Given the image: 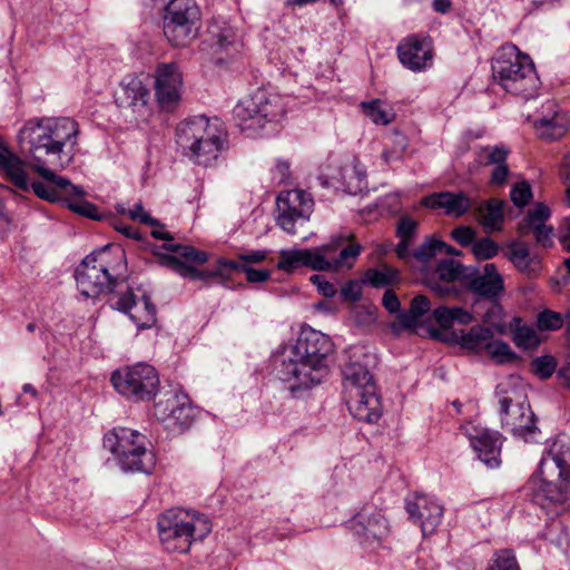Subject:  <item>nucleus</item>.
I'll list each match as a JSON object with an SVG mask.
<instances>
[{
	"label": "nucleus",
	"instance_id": "obj_1",
	"mask_svg": "<svg viewBox=\"0 0 570 570\" xmlns=\"http://www.w3.org/2000/svg\"><path fill=\"white\" fill-rule=\"evenodd\" d=\"M79 134L78 122L69 117L31 118L24 122L18 132L19 146L27 154L29 166L45 179V183L33 181L30 185L23 169L28 184L26 191L31 188L36 196L49 203L62 200L63 195L82 194L81 187L55 174V170L65 168L71 161Z\"/></svg>",
	"mask_w": 570,
	"mask_h": 570
},
{
	"label": "nucleus",
	"instance_id": "obj_2",
	"mask_svg": "<svg viewBox=\"0 0 570 570\" xmlns=\"http://www.w3.org/2000/svg\"><path fill=\"white\" fill-rule=\"evenodd\" d=\"M333 350L330 336L305 327L295 344L285 345L274 355L275 375L288 383L293 393L309 390L328 375V356Z\"/></svg>",
	"mask_w": 570,
	"mask_h": 570
},
{
	"label": "nucleus",
	"instance_id": "obj_3",
	"mask_svg": "<svg viewBox=\"0 0 570 570\" xmlns=\"http://www.w3.org/2000/svg\"><path fill=\"white\" fill-rule=\"evenodd\" d=\"M350 235L333 237L328 243L308 249H282L277 268L286 273L306 266L313 271L340 272L351 268L361 253V245L350 244L344 246Z\"/></svg>",
	"mask_w": 570,
	"mask_h": 570
},
{
	"label": "nucleus",
	"instance_id": "obj_4",
	"mask_svg": "<svg viewBox=\"0 0 570 570\" xmlns=\"http://www.w3.org/2000/svg\"><path fill=\"white\" fill-rule=\"evenodd\" d=\"M125 253L120 248L111 250L109 246L94 250L76 268L75 277L80 294L86 298H96L111 293L122 285L121 271L125 267Z\"/></svg>",
	"mask_w": 570,
	"mask_h": 570
},
{
	"label": "nucleus",
	"instance_id": "obj_5",
	"mask_svg": "<svg viewBox=\"0 0 570 570\" xmlns=\"http://www.w3.org/2000/svg\"><path fill=\"white\" fill-rule=\"evenodd\" d=\"M176 141L183 154L202 166H212L224 149L225 134L205 116L181 121L176 129Z\"/></svg>",
	"mask_w": 570,
	"mask_h": 570
},
{
	"label": "nucleus",
	"instance_id": "obj_6",
	"mask_svg": "<svg viewBox=\"0 0 570 570\" xmlns=\"http://www.w3.org/2000/svg\"><path fill=\"white\" fill-rule=\"evenodd\" d=\"M161 544L169 552L185 553L195 541L203 540L212 531L208 518L193 510L169 509L158 519Z\"/></svg>",
	"mask_w": 570,
	"mask_h": 570
},
{
	"label": "nucleus",
	"instance_id": "obj_7",
	"mask_svg": "<svg viewBox=\"0 0 570 570\" xmlns=\"http://www.w3.org/2000/svg\"><path fill=\"white\" fill-rule=\"evenodd\" d=\"M492 72L507 92L530 98L537 91L539 78L534 65L514 45H504L495 52Z\"/></svg>",
	"mask_w": 570,
	"mask_h": 570
},
{
	"label": "nucleus",
	"instance_id": "obj_8",
	"mask_svg": "<svg viewBox=\"0 0 570 570\" xmlns=\"http://www.w3.org/2000/svg\"><path fill=\"white\" fill-rule=\"evenodd\" d=\"M164 248L171 252L173 254H161L158 256L159 265L167 267L178 274L179 276L190 281H202L208 284L210 278L223 277L228 271H238L243 273L245 264L243 262L230 261L219 258L217 267L214 269H198L188 265L191 264H204L208 261L206 252L198 250L193 246L180 245V244H165Z\"/></svg>",
	"mask_w": 570,
	"mask_h": 570
},
{
	"label": "nucleus",
	"instance_id": "obj_9",
	"mask_svg": "<svg viewBox=\"0 0 570 570\" xmlns=\"http://www.w3.org/2000/svg\"><path fill=\"white\" fill-rule=\"evenodd\" d=\"M104 448L117 459L125 472L150 473L156 464L155 455L146 449V438L127 428H115L104 438Z\"/></svg>",
	"mask_w": 570,
	"mask_h": 570
},
{
	"label": "nucleus",
	"instance_id": "obj_10",
	"mask_svg": "<svg viewBox=\"0 0 570 570\" xmlns=\"http://www.w3.org/2000/svg\"><path fill=\"white\" fill-rule=\"evenodd\" d=\"M202 14L195 0H170L164 9L163 32L175 47L189 46L199 35Z\"/></svg>",
	"mask_w": 570,
	"mask_h": 570
},
{
	"label": "nucleus",
	"instance_id": "obj_11",
	"mask_svg": "<svg viewBox=\"0 0 570 570\" xmlns=\"http://www.w3.org/2000/svg\"><path fill=\"white\" fill-rule=\"evenodd\" d=\"M233 112L242 129H259L267 122L281 119L285 108L279 96L257 89L253 95L240 100Z\"/></svg>",
	"mask_w": 570,
	"mask_h": 570
},
{
	"label": "nucleus",
	"instance_id": "obj_12",
	"mask_svg": "<svg viewBox=\"0 0 570 570\" xmlns=\"http://www.w3.org/2000/svg\"><path fill=\"white\" fill-rule=\"evenodd\" d=\"M111 383L119 394L139 402L151 400L157 394L160 381L155 367L137 363L114 372Z\"/></svg>",
	"mask_w": 570,
	"mask_h": 570
},
{
	"label": "nucleus",
	"instance_id": "obj_13",
	"mask_svg": "<svg viewBox=\"0 0 570 570\" xmlns=\"http://www.w3.org/2000/svg\"><path fill=\"white\" fill-rule=\"evenodd\" d=\"M155 416L166 429L183 432L193 425L196 411L186 393L171 390L155 403Z\"/></svg>",
	"mask_w": 570,
	"mask_h": 570
},
{
	"label": "nucleus",
	"instance_id": "obj_14",
	"mask_svg": "<svg viewBox=\"0 0 570 570\" xmlns=\"http://www.w3.org/2000/svg\"><path fill=\"white\" fill-rule=\"evenodd\" d=\"M314 207L312 197L302 189L284 190L276 199L278 226L288 234H296L309 218Z\"/></svg>",
	"mask_w": 570,
	"mask_h": 570
},
{
	"label": "nucleus",
	"instance_id": "obj_15",
	"mask_svg": "<svg viewBox=\"0 0 570 570\" xmlns=\"http://www.w3.org/2000/svg\"><path fill=\"white\" fill-rule=\"evenodd\" d=\"M570 478L548 476L540 473V466L529 479L528 489L533 503L546 510H556L570 501Z\"/></svg>",
	"mask_w": 570,
	"mask_h": 570
},
{
	"label": "nucleus",
	"instance_id": "obj_16",
	"mask_svg": "<svg viewBox=\"0 0 570 570\" xmlns=\"http://www.w3.org/2000/svg\"><path fill=\"white\" fill-rule=\"evenodd\" d=\"M502 426L514 435L524 436L535 429L534 414L524 394L513 392L500 399Z\"/></svg>",
	"mask_w": 570,
	"mask_h": 570
},
{
	"label": "nucleus",
	"instance_id": "obj_17",
	"mask_svg": "<svg viewBox=\"0 0 570 570\" xmlns=\"http://www.w3.org/2000/svg\"><path fill=\"white\" fill-rule=\"evenodd\" d=\"M461 430L469 439L470 444L478 453L479 459L485 465L491 469L500 465L502 438L498 432L490 431L473 422L461 425Z\"/></svg>",
	"mask_w": 570,
	"mask_h": 570
},
{
	"label": "nucleus",
	"instance_id": "obj_18",
	"mask_svg": "<svg viewBox=\"0 0 570 570\" xmlns=\"http://www.w3.org/2000/svg\"><path fill=\"white\" fill-rule=\"evenodd\" d=\"M183 90V76L174 62L161 63L155 70L156 99L166 111H171L179 104Z\"/></svg>",
	"mask_w": 570,
	"mask_h": 570
},
{
	"label": "nucleus",
	"instance_id": "obj_19",
	"mask_svg": "<svg viewBox=\"0 0 570 570\" xmlns=\"http://www.w3.org/2000/svg\"><path fill=\"white\" fill-rule=\"evenodd\" d=\"M352 529L361 544L379 546L390 532L385 517L372 508H364L352 520Z\"/></svg>",
	"mask_w": 570,
	"mask_h": 570
},
{
	"label": "nucleus",
	"instance_id": "obj_20",
	"mask_svg": "<svg viewBox=\"0 0 570 570\" xmlns=\"http://www.w3.org/2000/svg\"><path fill=\"white\" fill-rule=\"evenodd\" d=\"M410 518L419 524L423 535L432 534L441 524L443 505L433 497L419 494L414 500L406 502Z\"/></svg>",
	"mask_w": 570,
	"mask_h": 570
},
{
	"label": "nucleus",
	"instance_id": "obj_21",
	"mask_svg": "<svg viewBox=\"0 0 570 570\" xmlns=\"http://www.w3.org/2000/svg\"><path fill=\"white\" fill-rule=\"evenodd\" d=\"M465 285L473 294L497 301L504 291V281L493 263H487L482 272L470 267Z\"/></svg>",
	"mask_w": 570,
	"mask_h": 570
},
{
	"label": "nucleus",
	"instance_id": "obj_22",
	"mask_svg": "<svg viewBox=\"0 0 570 570\" xmlns=\"http://www.w3.org/2000/svg\"><path fill=\"white\" fill-rule=\"evenodd\" d=\"M350 413L358 421L377 422L382 415V403L376 385L344 393Z\"/></svg>",
	"mask_w": 570,
	"mask_h": 570
},
{
	"label": "nucleus",
	"instance_id": "obj_23",
	"mask_svg": "<svg viewBox=\"0 0 570 570\" xmlns=\"http://www.w3.org/2000/svg\"><path fill=\"white\" fill-rule=\"evenodd\" d=\"M372 361L373 356L365 353L361 347L351 351L348 362L343 367L344 393L367 389L368 385H376L368 370Z\"/></svg>",
	"mask_w": 570,
	"mask_h": 570
},
{
	"label": "nucleus",
	"instance_id": "obj_24",
	"mask_svg": "<svg viewBox=\"0 0 570 570\" xmlns=\"http://www.w3.org/2000/svg\"><path fill=\"white\" fill-rule=\"evenodd\" d=\"M397 56L405 68L420 72L432 65L433 50L430 41L411 36L399 43Z\"/></svg>",
	"mask_w": 570,
	"mask_h": 570
},
{
	"label": "nucleus",
	"instance_id": "obj_25",
	"mask_svg": "<svg viewBox=\"0 0 570 570\" xmlns=\"http://www.w3.org/2000/svg\"><path fill=\"white\" fill-rule=\"evenodd\" d=\"M510 150L503 145L482 147L478 153V161L483 166H492L489 184L492 187H503L511 175L507 164Z\"/></svg>",
	"mask_w": 570,
	"mask_h": 570
},
{
	"label": "nucleus",
	"instance_id": "obj_26",
	"mask_svg": "<svg viewBox=\"0 0 570 570\" xmlns=\"http://www.w3.org/2000/svg\"><path fill=\"white\" fill-rule=\"evenodd\" d=\"M116 307L128 314L138 328H149L156 322L155 305L146 296L137 301L132 291L129 288L119 296L116 302Z\"/></svg>",
	"mask_w": 570,
	"mask_h": 570
},
{
	"label": "nucleus",
	"instance_id": "obj_27",
	"mask_svg": "<svg viewBox=\"0 0 570 570\" xmlns=\"http://www.w3.org/2000/svg\"><path fill=\"white\" fill-rule=\"evenodd\" d=\"M540 473L548 476L570 478V442L558 439L539 463Z\"/></svg>",
	"mask_w": 570,
	"mask_h": 570
},
{
	"label": "nucleus",
	"instance_id": "obj_28",
	"mask_svg": "<svg viewBox=\"0 0 570 570\" xmlns=\"http://www.w3.org/2000/svg\"><path fill=\"white\" fill-rule=\"evenodd\" d=\"M421 205L432 209H444L446 215L461 217L472 207V200L462 191H440L422 198Z\"/></svg>",
	"mask_w": 570,
	"mask_h": 570
},
{
	"label": "nucleus",
	"instance_id": "obj_29",
	"mask_svg": "<svg viewBox=\"0 0 570 570\" xmlns=\"http://www.w3.org/2000/svg\"><path fill=\"white\" fill-rule=\"evenodd\" d=\"M469 271L470 267H465L452 258L440 261L436 265L435 273L439 279L446 284H435L432 286V289L441 296L450 295L454 291L453 285L450 283L459 279L465 283V276L469 274Z\"/></svg>",
	"mask_w": 570,
	"mask_h": 570
},
{
	"label": "nucleus",
	"instance_id": "obj_30",
	"mask_svg": "<svg viewBox=\"0 0 570 570\" xmlns=\"http://www.w3.org/2000/svg\"><path fill=\"white\" fill-rule=\"evenodd\" d=\"M504 254L520 273L531 277L539 274L540 259L537 255L530 254L525 244L513 240L508 244Z\"/></svg>",
	"mask_w": 570,
	"mask_h": 570
},
{
	"label": "nucleus",
	"instance_id": "obj_31",
	"mask_svg": "<svg viewBox=\"0 0 570 570\" xmlns=\"http://www.w3.org/2000/svg\"><path fill=\"white\" fill-rule=\"evenodd\" d=\"M149 90L138 77L128 76L122 82L120 90L116 94V102L122 108L145 106Z\"/></svg>",
	"mask_w": 570,
	"mask_h": 570
},
{
	"label": "nucleus",
	"instance_id": "obj_32",
	"mask_svg": "<svg viewBox=\"0 0 570 570\" xmlns=\"http://www.w3.org/2000/svg\"><path fill=\"white\" fill-rule=\"evenodd\" d=\"M505 202L490 198L476 207L478 220L487 232H499L504 223Z\"/></svg>",
	"mask_w": 570,
	"mask_h": 570
},
{
	"label": "nucleus",
	"instance_id": "obj_33",
	"mask_svg": "<svg viewBox=\"0 0 570 570\" xmlns=\"http://www.w3.org/2000/svg\"><path fill=\"white\" fill-rule=\"evenodd\" d=\"M0 169L6 177L21 189H27L28 184L23 171V163L14 155L0 137Z\"/></svg>",
	"mask_w": 570,
	"mask_h": 570
},
{
	"label": "nucleus",
	"instance_id": "obj_34",
	"mask_svg": "<svg viewBox=\"0 0 570 570\" xmlns=\"http://www.w3.org/2000/svg\"><path fill=\"white\" fill-rule=\"evenodd\" d=\"M456 337L462 348L476 353L485 350L489 338L493 337V332L489 327L473 326L466 333L462 331Z\"/></svg>",
	"mask_w": 570,
	"mask_h": 570
},
{
	"label": "nucleus",
	"instance_id": "obj_35",
	"mask_svg": "<svg viewBox=\"0 0 570 570\" xmlns=\"http://www.w3.org/2000/svg\"><path fill=\"white\" fill-rule=\"evenodd\" d=\"M551 210L550 208L543 204L538 203L532 209H530L524 218L518 224V233L521 236H525L529 233L534 232L543 227L546 222L550 218Z\"/></svg>",
	"mask_w": 570,
	"mask_h": 570
},
{
	"label": "nucleus",
	"instance_id": "obj_36",
	"mask_svg": "<svg viewBox=\"0 0 570 570\" xmlns=\"http://www.w3.org/2000/svg\"><path fill=\"white\" fill-rule=\"evenodd\" d=\"M433 318L442 328L451 327L455 322L459 324H469L472 322L473 316L462 307H445L440 306L433 311Z\"/></svg>",
	"mask_w": 570,
	"mask_h": 570
},
{
	"label": "nucleus",
	"instance_id": "obj_37",
	"mask_svg": "<svg viewBox=\"0 0 570 570\" xmlns=\"http://www.w3.org/2000/svg\"><path fill=\"white\" fill-rule=\"evenodd\" d=\"M343 185L351 194L361 191L365 186L366 171L364 166L356 159L345 165L341 170Z\"/></svg>",
	"mask_w": 570,
	"mask_h": 570
},
{
	"label": "nucleus",
	"instance_id": "obj_38",
	"mask_svg": "<svg viewBox=\"0 0 570 570\" xmlns=\"http://www.w3.org/2000/svg\"><path fill=\"white\" fill-rule=\"evenodd\" d=\"M431 308L430 301L424 295L415 296L412 302L409 311L401 312L397 315V321L400 325L404 328H414L421 316L428 313Z\"/></svg>",
	"mask_w": 570,
	"mask_h": 570
},
{
	"label": "nucleus",
	"instance_id": "obj_39",
	"mask_svg": "<svg viewBox=\"0 0 570 570\" xmlns=\"http://www.w3.org/2000/svg\"><path fill=\"white\" fill-rule=\"evenodd\" d=\"M386 139L389 141L385 144L381 158L389 165L403 158L409 144L407 138L399 130H393L387 135Z\"/></svg>",
	"mask_w": 570,
	"mask_h": 570
},
{
	"label": "nucleus",
	"instance_id": "obj_40",
	"mask_svg": "<svg viewBox=\"0 0 570 570\" xmlns=\"http://www.w3.org/2000/svg\"><path fill=\"white\" fill-rule=\"evenodd\" d=\"M538 135L541 138L556 140L562 137L567 130L564 118L554 115L551 118L543 117L534 122Z\"/></svg>",
	"mask_w": 570,
	"mask_h": 570
},
{
	"label": "nucleus",
	"instance_id": "obj_41",
	"mask_svg": "<svg viewBox=\"0 0 570 570\" xmlns=\"http://www.w3.org/2000/svg\"><path fill=\"white\" fill-rule=\"evenodd\" d=\"M438 253H445L450 255L459 254V252L455 250L451 245L431 237L426 238L417 248H415L412 255L420 262H428Z\"/></svg>",
	"mask_w": 570,
	"mask_h": 570
},
{
	"label": "nucleus",
	"instance_id": "obj_42",
	"mask_svg": "<svg viewBox=\"0 0 570 570\" xmlns=\"http://www.w3.org/2000/svg\"><path fill=\"white\" fill-rule=\"evenodd\" d=\"M209 38L213 46L220 50L227 49L237 41V33L232 26L226 22H215L208 28Z\"/></svg>",
	"mask_w": 570,
	"mask_h": 570
},
{
	"label": "nucleus",
	"instance_id": "obj_43",
	"mask_svg": "<svg viewBox=\"0 0 570 570\" xmlns=\"http://www.w3.org/2000/svg\"><path fill=\"white\" fill-rule=\"evenodd\" d=\"M364 115L376 125H389L394 120V112L380 99L361 102Z\"/></svg>",
	"mask_w": 570,
	"mask_h": 570
},
{
	"label": "nucleus",
	"instance_id": "obj_44",
	"mask_svg": "<svg viewBox=\"0 0 570 570\" xmlns=\"http://www.w3.org/2000/svg\"><path fill=\"white\" fill-rule=\"evenodd\" d=\"M365 281L374 287H385L397 283L399 272L387 265L380 268L368 269L365 274Z\"/></svg>",
	"mask_w": 570,
	"mask_h": 570
},
{
	"label": "nucleus",
	"instance_id": "obj_45",
	"mask_svg": "<svg viewBox=\"0 0 570 570\" xmlns=\"http://www.w3.org/2000/svg\"><path fill=\"white\" fill-rule=\"evenodd\" d=\"M487 570H520V567L513 551L503 549L493 554Z\"/></svg>",
	"mask_w": 570,
	"mask_h": 570
},
{
	"label": "nucleus",
	"instance_id": "obj_46",
	"mask_svg": "<svg viewBox=\"0 0 570 570\" xmlns=\"http://www.w3.org/2000/svg\"><path fill=\"white\" fill-rule=\"evenodd\" d=\"M499 245L489 237L476 239L472 246V253L479 261L493 258L499 253Z\"/></svg>",
	"mask_w": 570,
	"mask_h": 570
},
{
	"label": "nucleus",
	"instance_id": "obj_47",
	"mask_svg": "<svg viewBox=\"0 0 570 570\" xmlns=\"http://www.w3.org/2000/svg\"><path fill=\"white\" fill-rule=\"evenodd\" d=\"M532 196L531 186L525 180L514 184L510 190L511 202L519 208L527 206L532 199Z\"/></svg>",
	"mask_w": 570,
	"mask_h": 570
},
{
	"label": "nucleus",
	"instance_id": "obj_48",
	"mask_svg": "<svg viewBox=\"0 0 570 570\" xmlns=\"http://www.w3.org/2000/svg\"><path fill=\"white\" fill-rule=\"evenodd\" d=\"M557 362L551 355H543L532 361V371L541 380L549 379L556 371Z\"/></svg>",
	"mask_w": 570,
	"mask_h": 570
},
{
	"label": "nucleus",
	"instance_id": "obj_49",
	"mask_svg": "<svg viewBox=\"0 0 570 570\" xmlns=\"http://www.w3.org/2000/svg\"><path fill=\"white\" fill-rule=\"evenodd\" d=\"M563 317L560 313L546 309L538 314V328L540 331H556L562 327Z\"/></svg>",
	"mask_w": 570,
	"mask_h": 570
},
{
	"label": "nucleus",
	"instance_id": "obj_50",
	"mask_svg": "<svg viewBox=\"0 0 570 570\" xmlns=\"http://www.w3.org/2000/svg\"><path fill=\"white\" fill-rule=\"evenodd\" d=\"M82 195L83 193L80 196H75L76 199L73 200H66L68 208L83 217L100 219L98 208L94 204L83 200Z\"/></svg>",
	"mask_w": 570,
	"mask_h": 570
},
{
	"label": "nucleus",
	"instance_id": "obj_51",
	"mask_svg": "<svg viewBox=\"0 0 570 570\" xmlns=\"http://www.w3.org/2000/svg\"><path fill=\"white\" fill-rule=\"evenodd\" d=\"M514 342L520 347L533 348L538 346L539 338L533 328L523 326L515 330Z\"/></svg>",
	"mask_w": 570,
	"mask_h": 570
},
{
	"label": "nucleus",
	"instance_id": "obj_52",
	"mask_svg": "<svg viewBox=\"0 0 570 570\" xmlns=\"http://www.w3.org/2000/svg\"><path fill=\"white\" fill-rule=\"evenodd\" d=\"M119 213L128 215L134 220H139L140 223L149 226H161L159 222L153 218L145 209L141 203L136 204L130 209L119 208Z\"/></svg>",
	"mask_w": 570,
	"mask_h": 570
},
{
	"label": "nucleus",
	"instance_id": "obj_53",
	"mask_svg": "<svg viewBox=\"0 0 570 570\" xmlns=\"http://www.w3.org/2000/svg\"><path fill=\"white\" fill-rule=\"evenodd\" d=\"M487 353L492 357L498 358L500 362H504L507 358L512 356V352L508 343L501 340L489 338L485 347Z\"/></svg>",
	"mask_w": 570,
	"mask_h": 570
},
{
	"label": "nucleus",
	"instance_id": "obj_54",
	"mask_svg": "<svg viewBox=\"0 0 570 570\" xmlns=\"http://www.w3.org/2000/svg\"><path fill=\"white\" fill-rule=\"evenodd\" d=\"M417 230V223L410 216H403L400 218L396 227V236L400 239L411 240Z\"/></svg>",
	"mask_w": 570,
	"mask_h": 570
},
{
	"label": "nucleus",
	"instance_id": "obj_55",
	"mask_svg": "<svg viewBox=\"0 0 570 570\" xmlns=\"http://www.w3.org/2000/svg\"><path fill=\"white\" fill-rule=\"evenodd\" d=\"M451 237L461 246H473L475 230L470 226H459L451 232Z\"/></svg>",
	"mask_w": 570,
	"mask_h": 570
},
{
	"label": "nucleus",
	"instance_id": "obj_56",
	"mask_svg": "<svg viewBox=\"0 0 570 570\" xmlns=\"http://www.w3.org/2000/svg\"><path fill=\"white\" fill-rule=\"evenodd\" d=\"M311 282L317 286L318 292L325 297H333L336 294L335 286L327 282L322 275H312Z\"/></svg>",
	"mask_w": 570,
	"mask_h": 570
},
{
	"label": "nucleus",
	"instance_id": "obj_57",
	"mask_svg": "<svg viewBox=\"0 0 570 570\" xmlns=\"http://www.w3.org/2000/svg\"><path fill=\"white\" fill-rule=\"evenodd\" d=\"M243 273L246 275V279L249 283H263L267 281L271 276V273L268 269L262 268L256 269L245 264V267H243Z\"/></svg>",
	"mask_w": 570,
	"mask_h": 570
},
{
	"label": "nucleus",
	"instance_id": "obj_58",
	"mask_svg": "<svg viewBox=\"0 0 570 570\" xmlns=\"http://www.w3.org/2000/svg\"><path fill=\"white\" fill-rule=\"evenodd\" d=\"M537 243L543 247H549L552 245V236H553V227L550 225H544L543 227L535 229L532 232Z\"/></svg>",
	"mask_w": 570,
	"mask_h": 570
},
{
	"label": "nucleus",
	"instance_id": "obj_59",
	"mask_svg": "<svg viewBox=\"0 0 570 570\" xmlns=\"http://www.w3.org/2000/svg\"><path fill=\"white\" fill-rule=\"evenodd\" d=\"M268 252L265 249L250 250L248 253L239 254L238 258L243 264H258L266 259Z\"/></svg>",
	"mask_w": 570,
	"mask_h": 570
},
{
	"label": "nucleus",
	"instance_id": "obj_60",
	"mask_svg": "<svg viewBox=\"0 0 570 570\" xmlns=\"http://www.w3.org/2000/svg\"><path fill=\"white\" fill-rule=\"evenodd\" d=\"M383 306L390 313H396L400 309V301L394 292L386 291L382 298Z\"/></svg>",
	"mask_w": 570,
	"mask_h": 570
},
{
	"label": "nucleus",
	"instance_id": "obj_61",
	"mask_svg": "<svg viewBox=\"0 0 570 570\" xmlns=\"http://www.w3.org/2000/svg\"><path fill=\"white\" fill-rule=\"evenodd\" d=\"M115 228H116V230L126 235L128 238L140 239L139 230L132 226L126 225L124 223H119V224L115 225Z\"/></svg>",
	"mask_w": 570,
	"mask_h": 570
},
{
	"label": "nucleus",
	"instance_id": "obj_62",
	"mask_svg": "<svg viewBox=\"0 0 570 570\" xmlns=\"http://www.w3.org/2000/svg\"><path fill=\"white\" fill-rule=\"evenodd\" d=\"M560 243L570 252V218H567L562 225Z\"/></svg>",
	"mask_w": 570,
	"mask_h": 570
},
{
	"label": "nucleus",
	"instance_id": "obj_63",
	"mask_svg": "<svg viewBox=\"0 0 570 570\" xmlns=\"http://www.w3.org/2000/svg\"><path fill=\"white\" fill-rule=\"evenodd\" d=\"M410 244H411V240L400 239V242L395 248V252H396V255L399 258L406 259L410 257Z\"/></svg>",
	"mask_w": 570,
	"mask_h": 570
},
{
	"label": "nucleus",
	"instance_id": "obj_64",
	"mask_svg": "<svg viewBox=\"0 0 570 570\" xmlns=\"http://www.w3.org/2000/svg\"><path fill=\"white\" fill-rule=\"evenodd\" d=\"M432 7L436 12L446 13L450 11L452 3L450 0H433Z\"/></svg>",
	"mask_w": 570,
	"mask_h": 570
}]
</instances>
